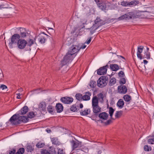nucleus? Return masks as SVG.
Masks as SVG:
<instances>
[{"mask_svg": "<svg viewBox=\"0 0 154 154\" xmlns=\"http://www.w3.org/2000/svg\"><path fill=\"white\" fill-rule=\"evenodd\" d=\"M98 98L96 96L93 97L92 100V106L94 113L97 114L101 111V108L99 106V100L101 102L103 100V96L101 93L98 95Z\"/></svg>", "mask_w": 154, "mask_h": 154, "instance_id": "nucleus-1", "label": "nucleus"}, {"mask_svg": "<svg viewBox=\"0 0 154 154\" xmlns=\"http://www.w3.org/2000/svg\"><path fill=\"white\" fill-rule=\"evenodd\" d=\"M98 7L102 11H105L112 9V5L106 0H94Z\"/></svg>", "mask_w": 154, "mask_h": 154, "instance_id": "nucleus-2", "label": "nucleus"}, {"mask_svg": "<svg viewBox=\"0 0 154 154\" xmlns=\"http://www.w3.org/2000/svg\"><path fill=\"white\" fill-rule=\"evenodd\" d=\"M20 35L18 34H15L13 35L11 38V42L9 43L10 48H12L16 47L17 43L20 40Z\"/></svg>", "mask_w": 154, "mask_h": 154, "instance_id": "nucleus-3", "label": "nucleus"}, {"mask_svg": "<svg viewBox=\"0 0 154 154\" xmlns=\"http://www.w3.org/2000/svg\"><path fill=\"white\" fill-rule=\"evenodd\" d=\"M74 57L72 56V54L68 52L64 57L61 62V64L62 65H65L67 64L68 63L70 62Z\"/></svg>", "mask_w": 154, "mask_h": 154, "instance_id": "nucleus-4", "label": "nucleus"}, {"mask_svg": "<svg viewBox=\"0 0 154 154\" xmlns=\"http://www.w3.org/2000/svg\"><path fill=\"white\" fill-rule=\"evenodd\" d=\"M135 14L133 12H130L127 13L123 15L121 17L118 18V20H121L125 19L126 20L131 19L132 18L135 17Z\"/></svg>", "mask_w": 154, "mask_h": 154, "instance_id": "nucleus-5", "label": "nucleus"}, {"mask_svg": "<svg viewBox=\"0 0 154 154\" xmlns=\"http://www.w3.org/2000/svg\"><path fill=\"white\" fill-rule=\"evenodd\" d=\"M107 81L106 77L102 76L97 81V86L101 88L104 87L106 85Z\"/></svg>", "mask_w": 154, "mask_h": 154, "instance_id": "nucleus-6", "label": "nucleus"}, {"mask_svg": "<svg viewBox=\"0 0 154 154\" xmlns=\"http://www.w3.org/2000/svg\"><path fill=\"white\" fill-rule=\"evenodd\" d=\"M91 95V93L89 91L86 92L85 94L83 96H82V94H78V100H80L79 97H81L82 99L83 100H89L90 99V96Z\"/></svg>", "mask_w": 154, "mask_h": 154, "instance_id": "nucleus-7", "label": "nucleus"}, {"mask_svg": "<svg viewBox=\"0 0 154 154\" xmlns=\"http://www.w3.org/2000/svg\"><path fill=\"white\" fill-rule=\"evenodd\" d=\"M27 44V41L23 39H20L17 43V47L20 49H24Z\"/></svg>", "mask_w": 154, "mask_h": 154, "instance_id": "nucleus-8", "label": "nucleus"}, {"mask_svg": "<svg viewBox=\"0 0 154 154\" xmlns=\"http://www.w3.org/2000/svg\"><path fill=\"white\" fill-rule=\"evenodd\" d=\"M19 116L16 114L13 115L9 120L10 122L13 125H16L19 124Z\"/></svg>", "mask_w": 154, "mask_h": 154, "instance_id": "nucleus-9", "label": "nucleus"}, {"mask_svg": "<svg viewBox=\"0 0 154 154\" xmlns=\"http://www.w3.org/2000/svg\"><path fill=\"white\" fill-rule=\"evenodd\" d=\"M101 20L99 18H97L95 20V24H94L92 27L90 28L91 32L93 29L94 31L96 30L98 27L101 26Z\"/></svg>", "mask_w": 154, "mask_h": 154, "instance_id": "nucleus-10", "label": "nucleus"}, {"mask_svg": "<svg viewBox=\"0 0 154 154\" xmlns=\"http://www.w3.org/2000/svg\"><path fill=\"white\" fill-rule=\"evenodd\" d=\"M108 67V65H106L100 68L97 70V74L100 75L105 74L106 72Z\"/></svg>", "mask_w": 154, "mask_h": 154, "instance_id": "nucleus-11", "label": "nucleus"}, {"mask_svg": "<svg viewBox=\"0 0 154 154\" xmlns=\"http://www.w3.org/2000/svg\"><path fill=\"white\" fill-rule=\"evenodd\" d=\"M72 98L70 97H64L61 98L60 101L64 104H70L73 101Z\"/></svg>", "mask_w": 154, "mask_h": 154, "instance_id": "nucleus-12", "label": "nucleus"}, {"mask_svg": "<svg viewBox=\"0 0 154 154\" xmlns=\"http://www.w3.org/2000/svg\"><path fill=\"white\" fill-rule=\"evenodd\" d=\"M48 37V35L42 32L39 34L37 36V38L39 39V42L41 43H45L46 40V37Z\"/></svg>", "mask_w": 154, "mask_h": 154, "instance_id": "nucleus-13", "label": "nucleus"}, {"mask_svg": "<svg viewBox=\"0 0 154 154\" xmlns=\"http://www.w3.org/2000/svg\"><path fill=\"white\" fill-rule=\"evenodd\" d=\"M101 122H103L104 121L106 120L108 118L109 114L107 113L103 112L100 113L99 116Z\"/></svg>", "mask_w": 154, "mask_h": 154, "instance_id": "nucleus-14", "label": "nucleus"}, {"mask_svg": "<svg viewBox=\"0 0 154 154\" xmlns=\"http://www.w3.org/2000/svg\"><path fill=\"white\" fill-rule=\"evenodd\" d=\"M143 55L142 56L143 58H146L149 59L150 58V53L149 52V48L148 47H146V49H144Z\"/></svg>", "mask_w": 154, "mask_h": 154, "instance_id": "nucleus-15", "label": "nucleus"}, {"mask_svg": "<svg viewBox=\"0 0 154 154\" xmlns=\"http://www.w3.org/2000/svg\"><path fill=\"white\" fill-rule=\"evenodd\" d=\"M144 49L143 47L142 46H139L137 48V57L140 59H142L143 58L142 55L141 53L143 50H144Z\"/></svg>", "mask_w": 154, "mask_h": 154, "instance_id": "nucleus-16", "label": "nucleus"}, {"mask_svg": "<svg viewBox=\"0 0 154 154\" xmlns=\"http://www.w3.org/2000/svg\"><path fill=\"white\" fill-rule=\"evenodd\" d=\"M118 91L119 93L125 94L127 92V89L125 85H119L118 87Z\"/></svg>", "mask_w": 154, "mask_h": 154, "instance_id": "nucleus-17", "label": "nucleus"}, {"mask_svg": "<svg viewBox=\"0 0 154 154\" xmlns=\"http://www.w3.org/2000/svg\"><path fill=\"white\" fill-rule=\"evenodd\" d=\"M76 45H72L69 48L68 52L70 54L72 55L73 57L75 56V55H74L77 52V49Z\"/></svg>", "mask_w": 154, "mask_h": 154, "instance_id": "nucleus-18", "label": "nucleus"}, {"mask_svg": "<svg viewBox=\"0 0 154 154\" xmlns=\"http://www.w3.org/2000/svg\"><path fill=\"white\" fill-rule=\"evenodd\" d=\"M46 108V105L45 102H42L38 105V109L40 111H45Z\"/></svg>", "mask_w": 154, "mask_h": 154, "instance_id": "nucleus-19", "label": "nucleus"}, {"mask_svg": "<svg viewBox=\"0 0 154 154\" xmlns=\"http://www.w3.org/2000/svg\"><path fill=\"white\" fill-rule=\"evenodd\" d=\"M139 1L138 0H133L130 2H128V6H134L139 4Z\"/></svg>", "mask_w": 154, "mask_h": 154, "instance_id": "nucleus-20", "label": "nucleus"}, {"mask_svg": "<svg viewBox=\"0 0 154 154\" xmlns=\"http://www.w3.org/2000/svg\"><path fill=\"white\" fill-rule=\"evenodd\" d=\"M56 107L57 112H61L62 111L63 109V107L62 104L60 103L57 104Z\"/></svg>", "mask_w": 154, "mask_h": 154, "instance_id": "nucleus-21", "label": "nucleus"}, {"mask_svg": "<svg viewBox=\"0 0 154 154\" xmlns=\"http://www.w3.org/2000/svg\"><path fill=\"white\" fill-rule=\"evenodd\" d=\"M124 105V102L122 99H120L117 103V106L120 109L122 108Z\"/></svg>", "mask_w": 154, "mask_h": 154, "instance_id": "nucleus-22", "label": "nucleus"}, {"mask_svg": "<svg viewBox=\"0 0 154 154\" xmlns=\"http://www.w3.org/2000/svg\"><path fill=\"white\" fill-rule=\"evenodd\" d=\"M19 124L21 122H26L28 121V119L26 116H22L19 117Z\"/></svg>", "mask_w": 154, "mask_h": 154, "instance_id": "nucleus-23", "label": "nucleus"}, {"mask_svg": "<svg viewBox=\"0 0 154 154\" xmlns=\"http://www.w3.org/2000/svg\"><path fill=\"white\" fill-rule=\"evenodd\" d=\"M110 67L112 70L114 71H116L120 69V67L116 64H111Z\"/></svg>", "mask_w": 154, "mask_h": 154, "instance_id": "nucleus-24", "label": "nucleus"}, {"mask_svg": "<svg viewBox=\"0 0 154 154\" xmlns=\"http://www.w3.org/2000/svg\"><path fill=\"white\" fill-rule=\"evenodd\" d=\"M28 108L27 106H24L21 110L20 112H19L20 114L23 115L25 114L28 112Z\"/></svg>", "mask_w": 154, "mask_h": 154, "instance_id": "nucleus-25", "label": "nucleus"}, {"mask_svg": "<svg viewBox=\"0 0 154 154\" xmlns=\"http://www.w3.org/2000/svg\"><path fill=\"white\" fill-rule=\"evenodd\" d=\"M91 110L89 109H86L83 111L80 112L81 115L82 116H86L90 113Z\"/></svg>", "mask_w": 154, "mask_h": 154, "instance_id": "nucleus-26", "label": "nucleus"}, {"mask_svg": "<svg viewBox=\"0 0 154 154\" xmlns=\"http://www.w3.org/2000/svg\"><path fill=\"white\" fill-rule=\"evenodd\" d=\"M51 139L53 144L56 145H59L60 142L58 141V139L57 138L53 137L51 138Z\"/></svg>", "mask_w": 154, "mask_h": 154, "instance_id": "nucleus-27", "label": "nucleus"}, {"mask_svg": "<svg viewBox=\"0 0 154 154\" xmlns=\"http://www.w3.org/2000/svg\"><path fill=\"white\" fill-rule=\"evenodd\" d=\"M123 111H117L115 114V117L116 118H119L122 116Z\"/></svg>", "mask_w": 154, "mask_h": 154, "instance_id": "nucleus-28", "label": "nucleus"}, {"mask_svg": "<svg viewBox=\"0 0 154 154\" xmlns=\"http://www.w3.org/2000/svg\"><path fill=\"white\" fill-rule=\"evenodd\" d=\"M116 78H112L110 79L109 85L111 86L113 85L116 84Z\"/></svg>", "mask_w": 154, "mask_h": 154, "instance_id": "nucleus-29", "label": "nucleus"}, {"mask_svg": "<svg viewBox=\"0 0 154 154\" xmlns=\"http://www.w3.org/2000/svg\"><path fill=\"white\" fill-rule=\"evenodd\" d=\"M35 38H34V40L31 39H29L28 41V45L30 47L32 45L34 44V42H35Z\"/></svg>", "mask_w": 154, "mask_h": 154, "instance_id": "nucleus-30", "label": "nucleus"}, {"mask_svg": "<svg viewBox=\"0 0 154 154\" xmlns=\"http://www.w3.org/2000/svg\"><path fill=\"white\" fill-rule=\"evenodd\" d=\"M90 86L91 88H94L96 85V82L93 80H91L90 82Z\"/></svg>", "mask_w": 154, "mask_h": 154, "instance_id": "nucleus-31", "label": "nucleus"}, {"mask_svg": "<svg viewBox=\"0 0 154 154\" xmlns=\"http://www.w3.org/2000/svg\"><path fill=\"white\" fill-rule=\"evenodd\" d=\"M45 145V144L44 143L39 142L36 145V146L38 148H42Z\"/></svg>", "mask_w": 154, "mask_h": 154, "instance_id": "nucleus-32", "label": "nucleus"}, {"mask_svg": "<svg viewBox=\"0 0 154 154\" xmlns=\"http://www.w3.org/2000/svg\"><path fill=\"white\" fill-rule=\"evenodd\" d=\"M144 150L146 151H150L152 150L151 146L147 145H145L143 147Z\"/></svg>", "mask_w": 154, "mask_h": 154, "instance_id": "nucleus-33", "label": "nucleus"}, {"mask_svg": "<svg viewBox=\"0 0 154 154\" xmlns=\"http://www.w3.org/2000/svg\"><path fill=\"white\" fill-rule=\"evenodd\" d=\"M123 98L125 101L128 102L130 100L131 97L129 95H126L124 96Z\"/></svg>", "mask_w": 154, "mask_h": 154, "instance_id": "nucleus-34", "label": "nucleus"}, {"mask_svg": "<svg viewBox=\"0 0 154 154\" xmlns=\"http://www.w3.org/2000/svg\"><path fill=\"white\" fill-rule=\"evenodd\" d=\"M48 111L50 113L52 114L53 112V109L52 106H48L47 108Z\"/></svg>", "mask_w": 154, "mask_h": 154, "instance_id": "nucleus-35", "label": "nucleus"}, {"mask_svg": "<svg viewBox=\"0 0 154 154\" xmlns=\"http://www.w3.org/2000/svg\"><path fill=\"white\" fill-rule=\"evenodd\" d=\"M114 110L112 108L110 107L109 109V113L111 117H112L113 114L114 112Z\"/></svg>", "mask_w": 154, "mask_h": 154, "instance_id": "nucleus-36", "label": "nucleus"}, {"mask_svg": "<svg viewBox=\"0 0 154 154\" xmlns=\"http://www.w3.org/2000/svg\"><path fill=\"white\" fill-rule=\"evenodd\" d=\"M24 149L23 148H20L15 154H23L24 152Z\"/></svg>", "mask_w": 154, "mask_h": 154, "instance_id": "nucleus-37", "label": "nucleus"}, {"mask_svg": "<svg viewBox=\"0 0 154 154\" xmlns=\"http://www.w3.org/2000/svg\"><path fill=\"white\" fill-rule=\"evenodd\" d=\"M70 110L72 112H75L77 110L76 105H73L70 108Z\"/></svg>", "mask_w": 154, "mask_h": 154, "instance_id": "nucleus-38", "label": "nucleus"}, {"mask_svg": "<svg viewBox=\"0 0 154 154\" xmlns=\"http://www.w3.org/2000/svg\"><path fill=\"white\" fill-rule=\"evenodd\" d=\"M86 47V46L85 45H83L81 46L79 44V45H78V52L80 49H84Z\"/></svg>", "mask_w": 154, "mask_h": 154, "instance_id": "nucleus-39", "label": "nucleus"}, {"mask_svg": "<svg viewBox=\"0 0 154 154\" xmlns=\"http://www.w3.org/2000/svg\"><path fill=\"white\" fill-rule=\"evenodd\" d=\"M128 2L125 1H122L121 3V5L125 6V7H127L128 6Z\"/></svg>", "mask_w": 154, "mask_h": 154, "instance_id": "nucleus-40", "label": "nucleus"}, {"mask_svg": "<svg viewBox=\"0 0 154 154\" xmlns=\"http://www.w3.org/2000/svg\"><path fill=\"white\" fill-rule=\"evenodd\" d=\"M118 76L120 77H123L125 76V74L122 71H120L118 73Z\"/></svg>", "mask_w": 154, "mask_h": 154, "instance_id": "nucleus-41", "label": "nucleus"}, {"mask_svg": "<svg viewBox=\"0 0 154 154\" xmlns=\"http://www.w3.org/2000/svg\"><path fill=\"white\" fill-rule=\"evenodd\" d=\"M126 79L125 78H122L120 79L119 82L121 84H124L126 83Z\"/></svg>", "mask_w": 154, "mask_h": 154, "instance_id": "nucleus-42", "label": "nucleus"}, {"mask_svg": "<svg viewBox=\"0 0 154 154\" xmlns=\"http://www.w3.org/2000/svg\"><path fill=\"white\" fill-rule=\"evenodd\" d=\"M41 154H51L48 150L45 149L42 150L41 152Z\"/></svg>", "mask_w": 154, "mask_h": 154, "instance_id": "nucleus-43", "label": "nucleus"}, {"mask_svg": "<svg viewBox=\"0 0 154 154\" xmlns=\"http://www.w3.org/2000/svg\"><path fill=\"white\" fill-rule=\"evenodd\" d=\"M35 115H34V113L32 112H30L29 113V114L28 115V118H33Z\"/></svg>", "mask_w": 154, "mask_h": 154, "instance_id": "nucleus-44", "label": "nucleus"}, {"mask_svg": "<svg viewBox=\"0 0 154 154\" xmlns=\"http://www.w3.org/2000/svg\"><path fill=\"white\" fill-rule=\"evenodd\" d=\"M71 33L73 35H76L77 33V28L76 27L74 29L72 30L71 31Z\"/></svg>", "mask_w": 154, "mask_h": 154, "instance_id": "nucleus-45", "label": "nucleus"}, {"mask_svg": "<svg viewBox=\"0 0 154 154\" xmlns=\"http://www.w3.org/2000/svg\"><path fill=\"white\" fill-rule=\"evenodd\" d=\"M72 145L73 147V150L77 147V145L75 142L73 140L72 142Z\"/></svg>", "mask_w": 154, "mask_h": 154, "instance_id": "nucleus-46", "label": "nucleus"}, {"mask_svg": "<svg viewBox=\"0 0 154 154\" xmlns=\"http://www.w3.org/2000/svg\"><path fill=\"white\" fill-rule=\"evenodd\" d=\"M148 142L149 144H154V138L149 139L148 140Z\"/></svg>", "mask_w": 154, "mask_h": 154, "instance_id": "nucleus-47", "label": "nucleus"}, {"mask_svg": "<svg viewBox=\"0 0 154 154\" xmlns=\"http://www.w3.org/2000/svg\"><path fill=\"white\" fill-rule=\"evenodd\" d=\"M20 36L21 38H24L26 36V33L24 32H21Z\"/></svg>", "mask_w": 154, "mask_h": 154, "instance_id": "nucleus-48", "label": "nucleus"}, {"mask_svg": "<svg viewBox=\"0 0 154 154\" xmlns=\"http://www.w3.org/2000/svg\"><path fill=\"white\" fill-rule=\"evenodd\" d=\"M27 149L28 151L31 152L34 149V148L31 146H27Z\"/></svg>", "mask_w": 154, "mask_h": 154, "instance_id": "nucleus-49", "label": "nucleus"}, {"mask_svg": "<svg viewBox=\"0 0 154 154\" xmlns=\"http://www.w3.org/2000/svg\"><path fill=\"white\" fill-rule=\"evenodd\" d=\"M0 88H2V90H3L5 89H7V87L5 85H1L0 87Z\"/></svg>", "mask_w": 154, "mask_h": 154, "instance_id": "nucleus-50", "label": "nucleus"}, {"mask_svg": "<svg viewBox=\"0 0 154 154\" xmlns=\"http://www.w3.org/2000/svg\"><path fill=\"white\" fill-rule=\"evenodd\" d=\"M112 121L110 120H108L104 122V124L106 125H107L110 124L111 123Z\"/></svg>", "mask_w": 154, "mask_h": 154, "instance_id": "nucleus-51", "label": "nucleus"}, {"mask_svg": "<svg viewBox=\"0 0 154 154\" xmlns=\"http://www.w3.org/2000/svg\"><path fill=\"white\" fill-rule=\"evenodd\" d=\"M4 76L2 74V72L1 69L0 68V79H2Z\"/></svg>", "mask_w": 154, "mask_h": 154, "instance_id": "nucleus-52", "label": "nucleus"}, {"mask_svg": "<svg viewBox=\"0 0 154 154\" xmlns=\"http://www.w3.org/2000/svg\"><path fill=\"white\" fill-rule=\"evenodd\" d=\"M82 143L81 142H79V141L78 140V147H82Z\"/></svg>", "mask_w": 154, "mask_h": 154, "instance_id": "nucleus-53", "label": "nucleus"}, {"mask_svg": "<svg viewBox=\"0 0 154 154\" xmlns=\"http://www.w3.org/2000/svg\"><path fill=\"white\" fill-rule=\"evenodd\" d=\"M58 154H65L62 150L59 149L58 151Z\"/></svg>", "mask_w": 154, "mask_h": 154, "instance_id": "nucleus-54", "label": "nucleus"}, {"mask_svg": "<svg viewBox=\"0 0 154 154\" xmlns=\"http://www.w3.org/2000/svg\"><path fill=\"white\" fill-rule=\"evenodd\" d=\"M91 37H90V38L86 42H85V43L88 44H89L91 42Z\"/></svg>", "mask_w": 154, "mask_h": 154, "instance_id": "nucleus-55", "label": "nucleus"}, {"mask_svg": "<svg viewBox=\"0 0 154 154\" xmlns=\"http://www.w3.org/2000/svg\"><path fill=\"white\" fill-rule=\"evenodd\" d=\"M17 98L18 99H20L21 98V97H20V95H22V94H20V93L17 94Z\"/></svg>", "mask_w": 154, "mask_h": 154, "instance_id": "nucleus-56", "label": "nucleus"}, {"mask_svg": "<svg viewBox=\"0 0 154 154\" xmlns=\"http://www.w3.org/2000/svg\"><path fill=\"white\" fill-rule=\"evenodd\" d=\"M15 152V150L13 149L12 151H11L10 153V154H14Z\"/></svg>", "mask_w": 154, "mask_h": 154, "instance_id": "nucleus-57", "label": "nucleus"}, {"mask_svg": "<svg viewBox=\"0 0 154 154\" xmlns=\"http://www.w3.org/2000/svg\"><path fill=\"white\" fill-rule=\"evenodd\" d=\"M4 4H2L1 5H0V9L3 8H5L6 7H4Z\"/></svg>", "mask_w": 154, "mask_h": 154, "instance_id": "nucleus-58", "label": "nucleus"}, {"mask_svg": "<svg viewBox=\"0 0 154 154\" xmlns=\"http://www.w3.org/2000/svg\"><path fill=\"white\" fill-rule=\"evenodd\" d=\"M143 62L145 64H146L148 63V61L146 60H143Z\"/></svg>", "mask_w": 154, "mask_h": 154, "instance_id": "nucleus-59", "label": "nucleus"}, {"mask_svg": "<svg viewBox=\"0 0 154 154\" xmlns=\"http://www.w3.org/2000/svg\"><path fill=\"white\" fill-rule=\"evenodd\" d=\"M23 91V88H20V89H18V91L19 92H22Z\"/></svg>", "mask_w": 154, "mask_h": 154, "instance_id": "nucleus-60", "label": "nucleus"}, {"mask_svg": "<svg viewBox=\"0 0 154 154\" xmlns=\"http://www.w3.org/2000/svg\"><path fill=\"white\" fill-rule=\"evenodd\" d=\"M46 131L48 133H50L51 132V131L50 129H46Z\"/></svg>", "mask_w": 154, "mask_h": 154, "instance_id": "nucleus-61", "label": "nucleus"}, {"mask_svg": "<svg viewBox=\"0 0 154 154\" xmlns=\"http://www.w3.org/2000/svg\"><path fill=\"white\" fill-rule=\"evenodd\" d=\"M102 150H100L97 152V154H101V153H102Z\"/></svg>", "mask_w": 154, "mask_h": 154, "instance_id": "nucleus-62", "label": "nucleus"}, {"mask_svg": "<svg viewBox=\"0 0 154 154\" xmlns=\"http://www.w3.org/2000/svg\"><path fill=\"white\" fill-rule=\"evenodd\" d=\"M79 106L80 108H82L83 107L82 104L80 103L79 105Z\"/></svg>", "mask_w": 154, "mask_h": 154, "instance_id": "nucleus-63", "label": "nucleus"}, {"mask_svg": "<svg viewBox=\"0 0 154 154\" xmlns=\"http://www.w3.org/2000/svg\"><path fill=\"white\" fill-rule=\"evenodd\" d=\"M84 23H83V25H82V26H81V27H80V28H84V27H85V26H84Z\"/></svg>", "mask_w": 154, "mask_h": 154, "instance_id": "nucleus-64", "label": "nucleus"}]
</instances>
